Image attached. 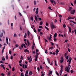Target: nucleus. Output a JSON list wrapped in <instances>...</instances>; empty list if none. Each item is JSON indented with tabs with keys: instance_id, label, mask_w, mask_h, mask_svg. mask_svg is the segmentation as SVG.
I'll list each match as a JSON object with an SVG mask.
<instances>
[{
	"instance_id": "f257e3e1",
	"label": "nucleus",
	"mask_w": 76,
	"mask_h": 76,
	"mask_svg": "<svg viewBox=\"0 0 76 76\" xmlns=\"http://www.w3.org/2000/svg\"><path fill=\"white\" fill-rule=\"evenodd\" d=\"M51 28L52 29V30H53L54 29V28H56V26L54 25V24H51Z\"/></svg>"
},
{
	"instance_id": "f03ea898",
	"label": "nucleus",
	"mask_w": 76,
	"mask_h": 76,
	"mask_svg": "<svg viewBox=\"0 0 76 76\" xmlns=\"http://www.w3.org/2000/svg\"><path fill=\"white\" fill-rule=\"evenodd\" d=\"M63 61H64V58L63 57H61V60H60V62L61 63H62Z\"/></svg>"
},
{
	"instance_id": "7ed1b4c3",
	"label": "nucleus",
	"mask_w": 76,
	"mask_h": 76,
	"mask_svg": "<svg viewBox=\"0 0 76 76\" xmlns=\"http://www.w3.org/2000/svg\"><path fill=\"white\" fill-rule=\"evenodd\" d=\"M75 12H76V10H73L72 11H71V14H72V15H73L75 13Z\"/></svg>"
},
{
	"instance_id": "20e7f679",
	"label": "nucleus",
	"mask_w": 76,
	"mask_h": 76,
	"mask_svg": "<svg viewBox=\"0 0 76 76\" xmlns=\"http://www.w3.org/2000/svg\"><path fill=\"white\" fill-rule=\"evenodd\" d=\"M67 27L68 28L69 30V32H71L72 31V28L71 27H70L69 26H68Z\"/></svg>"
},
{
	"instance_id": "39448f33",
	"label": "nucleus",
	"mask_w": 76,
	"mask_h": 76,
	"mask_svg": "<svg viewBox=\"0 0 76 76\" xmlns=\"http://www.w3.org/2000/svg\"><path fill=\"white\" fill-rule=\"evenodd\" d=\"M38 55H36L35 56V61H37V58H38Z\"/></svg>"
},
{
	"instance_id": "423d86ee",
	"label": "nucleus",
	"mask_w": 76,
	"mask_h": 76,
	"mask_svg": "<svg viewBox=\"0 0 76 76\" xmlns=\"http://www.w3.org/2000/svg\"><path fill=\"white\" fill-rule=\"evenodd\" d=\"M52 36V35H51V34H50L49 38H48V39L49 41H51V38H52V37H51Z\"/></svg>"
},
{
	"instance_id": "0eeeda50",
	"label": "nucleus",
	"mask_w": 76,
	"mask_h": 76,
	"mask_svg": "<svg viewBox=\"0 0 76 76\" xmlns=\"http://www.w3.org/2000/svg\"><path fill=\"white\" fill-rule=\"evenodd\" d=\"M6 41L7 44H9V40H8L7 37H6Z\"/></svg>"
},
{
	"instance_id": "6e6552de",
	"label": "nucleus",
	"mask_w": 76,
	"mask_h": 76,
	"mask_svg": "<svg viewBox=\"0 0 76 76\" xmlns=\"http://www.w3.org/2000/svg\"><path fill=\"white\" fill-rule=\"evenodd\" d=\"M50 1L51 2V3H53L54 4H56V1H53V0H50Z\"/></svg>"
},
{
	"instance_id": "1a4fd4ad",
	"label": "nucleus",
	"mask_w": 76,
	"mask_h": 76,
	"mask_svg": "<svg viewBox=\"0 0 76 76\" xmlns=\"http://www.w3.org/2000/svg\"><path fill=\"white\" fill-rule=\"evenodd\" d=\"M24 52H27V53H29V51H28V50L27 49H26V50H24Z\"/></svg>"
},
{
	"instance_id": "9d476101",
	"label": "nucleus",
	"mask_w": 76,
	"mask_h": 76,
	"mask_svg": "<svg viewBox=\"0 0 76 76\" xmlns=\"http://www.w3.org/2000/svg\"><path fill=\"white\" fill-rule=\"evenodd\" d=\"M72 10V7H69V10L70 11V12H71Z\"/></svg>"
},
{
	"instance_id": "9b49d317",
	"label": "nucleus",
	"mask_w": 76,
	"mask_h": 76,
	"mask_svg": "<svg viewBox=\"0 0 76 76\" xmlns=\"http://www.w3.org/2000/svg\"><path fill=\"white\" fill-rule=\"evenodd\" d=\"M57 34L55 33L54 34V36H53L54 38H56L57 37Z\"/></svg>"
},
{
	"instance_id": "f8f14e48",
	"label": "nucleus",
	"mask_w": 76,
	"mask_h": 76,
	"mask_svg": "<svg viewBox=\"0 0 76 76\" xmlns=\"http://www.w3.org/2000/svg\"><path fill=\"white\" fill-rule=\"evenodd\" d=\"M35 20H36V22H38V18H37V15L35 16Z\"/></svg>"
},
{
	"instance_id": "ddd939ff",
	"label": "nucleus",
	"mask_w": 76,
	"mask_h": 76,
	"mask_svg": "<svg viewBox=\"0 0 76 76\" xmlns=\"http://www.w3.org/2000/svg\"><path fill=\"white\" fill-rule=\"evenodd\" d=\"M62 72H63V71H62L61 70H60V71L59 72V74H60V76H61V73H62Z\"/></svg>"
},
{
	"instance_id": "4468645a",
	"label": "nucleus",
	"mask_w": 76,
	"mask_h": 76,
	"mask_svg": "<svg viewBox=\"0 0 76 76\" xmlns=\"http://www.w3.org/2000/svg\"><path fill=\"white\" fill-rule=\"evenodd\" d=\"M33 74V73H32V72L31 71L29 73V75H32Z\"/></svg>"
},
{
	"instance_id": "2eb2a0df",
	"label": "nucleus",
	"mask_w": 76,
	"mask_h": 76,
	"mask_svg": "<svg viewBox=\"0 0 76 76\" xmlns=\"http://www.w3.org/2000/svg\"><path fill=\"white\" fill-rule=\"evenodd\" d=\"M47 58V61H48V63L49 64H50V59L49 58Z\"/></svg>"
},
{
	"instance_id": "dca6fc26",
	"label": "nucleus",
	"mask_w": 76,
	"mask_h": 76,
	"mask_svg": "<svg viewBox=\"0 0 76 76\" xmlns=\"http://www.w3.org/2000/svg\"><path fill=\"white\" fill-rule=\"evenodd\" d=\"M10 71H9L8 72L7 75L8 76H10Z\"/></svg>"
},
{
	"instance_id": "f3484780",
	"label": "nucleus",
	"mask_w": 76,
	"mask_h": 76,
	"mask_svg": "<svg viewBox=\"0 0 76 76\" xmlns=\"http://www.w3.org/2000/svg\"><path fill=\"white\" fill-rule=\"evenodd\" d=\"M3 37V33H1L0 34V38H1Z\"/></svg>"
},
{
	"instance_id": "a211bd4d",
	"label": "nucleus",
	"mask_w": 76,
	"mask_h": 76,
	"mask_svg": "<svg viewBox=\"0 0 76 76\" xmlns=\"http://www.w3.org/2000/svg\"><path fill=\"white\" fill-rule=\"evenodd\" d=\"M26 36H27V34H26V33H25L24 36L25 38H26Z\"/></svg>"
},
{
	"instance_id": "6ab92c4d",
	"label": "nucleus",
	"mask_w": 76,
	"mask_h": 76,
	"mask_svg": "<svg viewBox=\"0 0 76 76\" xmlns=\"http://www.w3.org/2000/svg\"><path fill=\"white\" fill-rule=\"evenodd\" d=\"M30 34V32H29V31H27V35L28 36H29V34Z\"/></svg>"
},
{
	"instance_id": "aec40b11",
	"label": "nucleus",
	"mask_w": 76,
	"mask_h": 76,
	"mask_svg": "<svg viewBox=\"0 0 76 76\" xmlns=\"http://www.w3.org/2000/svg\"><path fill=\"white\" fill-rule=\"evenodd\" d=\"M57 61H55V66H57Z\"/></svg>"
},
{
	"instance_id": "412c9836",
	"label": "nucleus",
	"mask_w": 76,
	"mask_h": 76,
	"mask_svg": "<svg viewBox=\"0 0 76 76\" xmlns=\"http://www.w3.org/2000/svg\"><path fill=\"white\" fill-rule=\"evenodd\" d=\"M5 58H4V57H2V61H5Z\"/></svg>"
},
{
	"instance_id": "4be33fe9",
	"label": "nucleus",
	"mask_w": 76,
	"mask_h": 76,
	"mask_svg": "<svg viewBox=\"0 0 76 76\" xmlns=\"http://www.w3.org/2000/svg\"><path fill=\"white\" fill-rule=\"evenodd\" d=\"M27 44H28V45L29 46V45H30V44L29 43V42L28 40H27Z\"/></svg>"
},
{
	"instance_id": "5701e85b",
	"label": "nucleus",
	"mask_w": 76,
	"mask_h": 76,
	"mask_svg": "<svg viewBox=\"0 0 76 76\" xmlns=\"http://www.w3.org/2000/svg\"><path fill=\"white\" fill-rule=\"evenodd\" d=\"M45 28H46V29H47V30H48V31H49V29L48 28H47V27H46V26H45Z\"/></svg>"
},
{
	"instance_id": "b1692460",
	"label": "nucleus",
	"mask_w": 76,
	"mask_h": 76,
	"mask_svg": "<svg viewBox=\"0 0 76 76\" xmlns=\"http://www.w3.org/2000/svg\"><path fill=\"white\" fill-rule=\"evenodd\" d=\"M56 74L57 75V76H59V74L58 73V72L57 71H56Z\"/></svg>"
},
{
	"instance_id": "393cba45",
	"label": "nucleus",
	"mask_w": 76,
	"mask_h": 76,
	"mask_svg": "<svg viewBox=\"0 0 76 76\" xmlns=\"http://www.w3.org/2000/svg\"><path fill=\"white\" fill-rule=\"evenodd\" d=\"M31 48H32V50H34V45L32 46Z\"/></svg>"
},
{
	"instance_id": "a878e982",
	"label": "nucleus",
	"mask_w": 76,
	"mask_h": 76,
	"mask_svg": "<svg viewBox=\"0 0 76 76\" xmlns=\"http://www.w3.org/2000/svg\"><path fill=\"white\" fill-rule=\"evenodd\" d=\"M31 20L32 21H34V18H33V17L31 16Z\"/></svg>"
},
{
	"instance_id": "bb28decb",
	"label": "nucleus",
	"mask_w": 76,
	"mask_h": 76,
	"mask_svg": "<svg viewBox=\"0 0 76 76\" xmlns=\"http://www.w3.org/2000/svg\"><path fill=\"white\" fill-rule=\"evenodd\" d=\"M23 56H21L20 58V60H23Z\"/></svg>"
},
{
	"instance_id": "cd10ccee",
	"label": "nucleus",
	"mask_w": 76,
	"mask_h": 76,
	"mask_svg": "<svg viewBox=\"0 0 76 76\" xmlns=\"http://www.w3.org/2000/svg\"><path fill=\"white\" fill-rule=\"evenodd\" d=\"M15 67H13L12 69V71H15Z\"/></svg>"
},
{
	"instance_id": "c85d7f7f",
	"label": "nucleus",
	"mask_w": 76,
	"mask_h": 76,
	"mask_svg": "<svg viewBox=\"0 0 76 76\" xmlns=\"http://www.w3.org/2000/svg\"><path fill=\"white\" fill-rule=\"evenodd\" d=\"M17 56V54L16 53H15L13 54V56Z\"/></svg>"
},
{
	"instance_id": "c756f323",
	"label": "nucleus",
	"mask_w": 76,
	"mask_h": 76,
	"mask_svg": "<svg viewBox=\"0 0 76 76\" xmlns=\"http://www.w3.org/2000/svg\"><path fill=\"white\" fill-rule=\"evenodd\" d=\"M75 18V17H71L70 18V19H74V18Z\"/></svg>"
},
{
	"instance_id": "7c9ffc66",
	"label": "nucleus",
	"mask_w": 76,
	"mask_h": 76,
	"mask_svg": "<svg viewBox=\"0 0 76 76\" xmlns=\"http://www.w3.org/2000/svg\"><path fill=\"white\" fill-rule=\"evenodd\" d=\"M55 52L58 53V52H59V50H58V49H56L55 51Z\"/></svg>"
},
{
	"instance_id": "2f4dec72",
	"label": "nucleus",
	"mask_w": 76,
	"mask_h": 76,
	"mask_svg": "<svg viewBox=\"0 0 76 76\" xmlns=\"http://www.w3.org/2000/svg\"><path fill=\"white\" fill-rule=\"evenodd\" d=\"M48 9H49L50 10H52V9H51V7H48Z\"/></svg>"
},
{
	"instance_id": "473e14b6",
	"label": "nucleus",
	"mask_w": 76,
	"mask_h": 76,
	"mask_svg": "<svg viewBox=\"0 0 76 76\" xmlns=\"http://www.w3.org/2000/svg\"><path fill=\"white\" fill-rule=\"evenodd\" d=\"M63 27L64 28H66V24H64L63 25Z\"/></svg>"
},
{
	"instance_id": "72a5a7b5",
	"label": "nucleus",
	"mask_w": 76,
	"mask_h": 76,
	"mask_svg": "<svg viewBox=\"0 0 76 76\" xmlns=\"http://www.w3.org/2000/svg\"><path fill=\"white\" fill-rule=\"evenodd\" d=\"M39 70H40V69H39V67H38L37 68V70L38 72H39Z\"/></svg>"
},
{
	"instance_id": "f704fd0d",
	"label": "nucleus",
	"mask_w": 76,
	"mask_h": 76,
	"mask_svg": "<svg viewBox=\"0 0 76 76\" xmlns=\"http://www.w3.org/2000/svg\"><path fill=\"white\" fill-rule=\"evenodd\" d=\"M68 67L69 69H70V67H71V66H70V64H68Z\"/></svg>"
},
{
	"instance_id": "c9c22d12",
	"label": "nucleus",
	"mask_w": 76,
	"mask_h": 76,
	"mask_svg": "<svg viewBox=\"0 0 76 76\" xmlns=\"http://www.w3.org/2000/svg\"><path fill=\"white\" fill-rule=\"evenodd\" d=\"M20 28L21 31H22V26H20Z\"/></svg>"
},
{
	"instance_id": "e433bc0d",
	"label": "nucleus",
	"mask_w": 76,
	"mask_h": 76,
	"mask_svg": "<svg viewBox=\"0 0 76 76\" xmlns=\"http://www.w3.org/2000/svg\"><path fill=\"white\" fill-rule=\"evenodd\" d=\"M42 24H43L42 22H40V25H42Z\"/></svg>"
},
{
	"instance_id": "4c0bfd02",
	"label": "nucleus",
	"mask_w": 76,
	"mask_h": 76,
	"mask_svg": "<svg viewBox=\"0 0 76 76\" xmlns=\"http://www.w3.org/2000/svg\"><path fill=\"white\" fill-rule=\"evenodd\" d=\"M38 32L39 33V32H40V31H41V30H40L38 28Z\"/></svg>"
},
{
	"instance_id": "58836bf2",
	"label": "nucleus",
	"mask_w": 76,
	"mask_h": 76,
	"mask_svg": "<svg viewBox=\"0 0 76 76\" xmlns=\"http://www.w3.org/2000/svg\"><path fill=\"white\" fill-rule=\"evenodd\" d=\"M35 13L37 15L38 14V11H36L35 12Z\"/></svg>"
},
{
	"instance_id": "ea45409f",
	"label": "nucleus",
	"mask_w": 76,
	"mask_h": 76,
	"mask_svg": "<svg viewBox=\"0 0 76 76\" xmlns=\"http://www.w3.org/2000/svg\"><path fill=\"white\" fill-rule=\"evenodd\" d=\"M34 4L35 6L36 5V3H37V2L36 1H34Z\"/></svg>"
},
{
	"instance_id": "a19ab883",
	"label": "nucleus",
	"mask_w": 76,
	"mask_h": 76,
	"mask_svg": "<svg viewBox=\"0 0 76 76\" xmlns=\"http://www.w3.org/2000/svg\"><path fill=\"white\" fill-rule=\"evenodd\" d=\"M67 19V20H69V19H70V16L68 17Z\"/></svg>"
},
{
	"instance_id": "79ce46f5",
	"label": "nucleus",
	"mask_w": 76,
	"mask_h": 76,
	"mask_svg": "<svg viewBox=\"0 0 76 76\" xmlns=\"http://www.w3.org/2000/svg\"><path fill=\"white\" fill-rule=\"evenodd\" d=\"M23 47H25V48H26V45H25L24 44H23Z\"/></svg>"
},
{
	"instance_id": "37998d69",
	"label": "nucleus",
	"mask_w": 76,
	"mask_h": 76,
	"mask_svg": "<svg viewBox=\"0 0 76 76\" xmlns=\"http://www.w3.org/2000/svg\"><path fill=\"white\" fill-rule=\"evenodd\" d=\"M50 43H51L52 45H54V43L51 42Z\"/></svg>"
},
{
	"instance_id": "c03bdc74",
	"label": "nucleus",
	"mask_w": 76,
	"mask_h": 76,
	"mask_svg": "<svg viewBox=\"0 0 76 76\" xmlns=\"http://www.w3.org/2000/svg\"><path fill=\"white\" fill-rule=\"evenodd\" d=\"M22 61V60H20L19 62V63H21Z\"/></svg>"
},
{
	"instance_id": "a18cd8bd",
	"label": "nucleus",
	"mask_w": 76,
	"mask_h": 76,
	"mask_svg": "<svg viewBox=\"0 0 76 76\" xmlns=\"http://www.w3.org/2000/svg\"><path fill=\"white\" fill-rule=\"evenodd\" d=\"M23 73H22L21 74H20V76H24V75H23Z\"/></svg>"
},
{
	"instance_id": "49530a36",
	"label": "nucleus",
	"mask_w": 76,
	"mask_h": 76,
	"mask_svg": "<svg viewBox=\"0 0 76 76\" xmlns=\"http://www.w3.org/2000/svg\"><path fill=\"white\" fill-rule=\"evenodd\" d=\"M6 59L7 60H8V56H7V55H6Z\"/></svg>"
},
{
	"instance_id": "de8ad7c7",
	"label": "nucleus",
	"mask_w": 76,
	"mask_h": 76,
	"mask_svg": "<svg viewBox=\"0 0 76 76\" xmlns=\"http://www.w3.org/2000/svg\"><path fill=\"white\" fill-rule=\"evenodd\" d=\"M70 72L71 73H73V70H70Z\"/></svg>"
},
{
	"instance_id": "09e8293b",
	"label": "nucleus",
	"mask_w": 76,
	"mask_h": 76,
	"mask_svg": "<svg viewBox=\"0 0 76 76\" xmlns=\"http://www.w3.org/2000/svg\"><path fill=\"white\" fill-rule=\"evenodd\" d=\"M22 67L23 69H24L25 68V65L22 64Z\"/></svg>"
},
{
	"instance_id": "8fccbe9b",
	"label": "nucleus",
	"mask_w": 76,
	"mask_h": 76,
	"mask_svg": "<svg viewBox=\"0 0 76 76\" xmlns=\"http://www.w3.org/2000/svg\"><path fill=\"white\" fill-rule=\"evenodd\" d=\"M45 53L46 54H47L48 53V52L47 51V50H45Z\"/></svg>"
},
{
	"instance_id": "3c124183",
	"label": "nucleus",
	"mask_w": 76,
	"mask_h": 76,
	"mask_svg": "<svg viewBox=\"0 0 76 76\" xmlns=\"http://www.w3.org/2000/svg\"><path fill=\"white\" fill-rule=\"evenodd\" d=\"M45 42H48V40L46 39H45Z\"/></svg>"
},
{
	"instance_id": "603ef678",
	"label": "nucleus",
	"mask_w": 76,
	"mask_h": 76,
	"mask_svg": "<svg viewBox=\"0 0 76 76\" xmlns=\"http://www.w3.org/2000/svg\"><path fill=\"white\" fill-rule=\"evenodd\" d=\"M40 69H42V66L40 65Z\"/></svg>"
},
{
	"instance_id": "864d4df0",
	"label": "nucleus",
	"mask_w": 76,
	"mask_h": 76,
	"mask_svg": "<svg viewBox=\"0 0 76 76\" xmlns=\"http://www.w3.org/2000/svg\"><path fill=\"white\" fill-rule=\"evenodd\" d=\"M40 34L41 35H43V33H42V32H40Z\"/></svg>"
},
{
	"instance_id": "5fc2aeb1",
	"label": "nucleus",
	"mask_w": 76,
	"mask_h": 76,
	"mask_svg": "<svg viewBox=\"0 0 76 76\" xmlns=\"http://www.w3.org/2000/svg\"><path fill=\"white\" fill-rule=\"evenodd\" d=\"M20 70L21 72H23V70L22 69V68L20 69Z\"/></svg>"
},
{
	"instance_id": "6e6d98bb",
	"label": "nucleus",
	"mask_w": 76,
	"mask_h": 76,
	"mask_svg": "<svg viewBox=\"0 0 76 76\" xmlns=\"http://www.w3.org/2000/svg\"><path fill=\"white\" fill-rule=\"evenodd\" d=\"M32 61V58H31V59L29 60V62H31V61Z\"/></svg>"
},
{
	"instance_id": "4d7b16f0",
	"label": "nucleus",
	"mask_w": 76,
	"mask_h": 76,
	"mask_svg": "<svg viewBox=\"0 0 76 76\" xmlns=\"http://www.w3.org/2000/svg\"><path fill=\"white\" fill-rule=\"evenodd\" d=\"M9 53L10 54H12V52L11 51V50L9 51Z\"/></svg>"
},
{
	"instance_id": "13d9d810",
	"label": "nucleus",
	"mask_w": 76,
	"mask_h": 76,
	"mask_svg": "<svg viewBox=\"0 0 76 76\" xmlns=\"http://www.w3.org/2000/svg\"><path fill=\"white\" fill-rule=\"evenodd\" d=\"M50 50H51V49H53V47H50V48H49Z\"/></svg>"
},
{
	"instance_id": "bf43d9fd",
	"label": "nucleus",
	"mask_w": 76,
	"mask_h": 76,
	"mask_svg": "<svg viewBox=\"0 0 76 76\" xmlns=\"http://www.w3.org/2000/svg\"><path fill=\"white\" fill-rule=\"evenodd\" d=\"M64 56L65 57H66L67 56V53H65L64 54Z\"/></svg>"
},
{
	"instance_id": "052dcab7",
	"label": "nucleus",
	"mask_w": 76,
	"mask_h": 76,
	"mask_svg": "<svg viewBox=\"0 0 76 76\" xmlns=\"http://www.w3.org/2000/svg\"><path fill=\"white\" fill-rule=\"evenodd\" d=\"M4 65H3V64H1V67H3L4 66Z\"/></svg>"
},
{
	"instance_id": "680f3d73",
	"label": "nucleus",
	"mask_w": 76,
	"mask_h": 76,
	"mask_svg": "<svg viewBox=\"0 0 76 76\" xmlns=\"http://www.w3.org/2000/svg\"><path fill=\"white\" fill-rule=\"evenodd\" d=\"M25 68H26H26H27V65L26 64H25Z\"/></svg>"
},
{
	"instance_id": "e2e57ef3",
	"label": "nucleus",
	"mask_w": 76,
	"mask_h": 76,
	"mask_svg": "<svg viewBox=\"0 0 76 76\" xmlns=\"http://www.w3.org/2000/svg\"><path fill=\"white\" fill-rule=\"evenodd\" d=\"M10 59L11 60H13V56H11Z\"/></svg>"
},
{
	"instance_id": "0e129e2a",
	"label": "nucleus",
	"mask_w": 76,
	"mask_h": 76,
	"mask_svg": "<svg viewBox=\"0 0 76 76\" xmlns=\"http://www.w3.org/2000/svg\"><path fill=\"white\" fill-rule=\"evenodd\" d=\"M38 51H39V50H38L36 49V53H38Z\"/></svg>"
},
{
	"instance_id": "69168bd1",
	"label": "nucleus",
	"mask_w": 76,
	"mask_h": 76,
	"mask_svg": "<svg viewBox=\"0 0 76 76\" xmlns=\"http://www.w3.org/2000/svg\"><path fill=\"white\" fill-rule=\"evenodd\" d=\"M63 69V66H62V65H61V70L62 71V69Z\"/></svg>"
},
{
	"instance_id": "338daca9",
	"label": "nucleus",
	"mask_w": 76,
	"mask_h": 76,
	"mask_svg": "<svg viewBox=\"0 0 76 76\" xmlns=\"http://www.w3.org/2000/svg\"><path fill=\"white\" fill-rule=\"evenodd\" d=\"M1 75L2 76H4V74H3V73H2L1 74Z\"/></svg>"
},
{
	"instance_id": "774afa93",
	"label": "nucleus",
	"mask_w": 76,
	"mask_h": 76,
	"mask_svg": "<svg viewBox=\"0 0 76 76\" xmlns=\"http://www.w3.org/2000/svg\"><path fill=\"white\" fill-rule=\"evenodd\" d=\"M44 75H45V74L44 73L42 74L41 75V76H44Z\"/></svg>"
}]
</instances>
